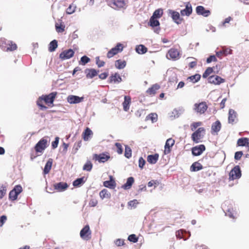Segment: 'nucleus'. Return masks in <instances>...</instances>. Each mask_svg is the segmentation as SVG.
<instances>
[{
  "label": "nucleus",
  "mask_w": 249,
  "mask_h": 249,
  "mask_svg": "<svg viewBox=\"0 0 249 249\" xmlns=\"http://www.w3.org/2000/svg\"><path fill=\"white\" fill-rule=\"evenodd\" d=\"M0 47L4 51H13L17 49L16 43L4 38L0 39Z\"/></svg>",
  "instance_id": "nucleus-1"
},
{
  "label": "nucleus",
  "mask_w": 249,
  "mask_h": 249,
  "mask_svg": "<svg viewBox=\"0 0 249 249\" xmlns=\"http://www.w3.org/2000/svg\"><path fill=\"white\" fill-rule=\"evenodd\" d=\"M48 146V141L45 138L41 139L35 145V149L37 153H42Z\"/></svg>",
  "instance_id": "nucleus-2"
},
{
  "label": "nucleus",
  "mask_w": 249,
  "mask_h": 249,
  "mask_svg": "<svg viewBox=\"0 0 249 249\" xmlns=\"http://www.w3.org/2000/svg\"><path fill=\"white\" fill-rule=\"evenodd\" d=\"M241 176V171L239 166H235L230 172L229 179L234 180L239 178Z\"/></svg>",
  "instance_id": "nucleus-3"
},
{
  "label": "nucleus",
  "mask_w": 249,
  "mask_h": 249,
  "mask_svg": "<svg viewBox=\"0 0 249 249\" xmlns=\"http://www.w3.org/2000/svg\"><path fill=\"white\" fill-rule=\"evenodd\" d=\"M124 47L122 44L118 43L117 45L109 51L107 53V57L109 58L113 57L119 52H121L123 50Z\"/></svg>",
  "instance_id": "nucleus-4"
},
{
  "label": "nucleus",
  "mask_w": 249,
  "mask_h": 249,
  "mask_svg": "<svg viewBox=\"0 0 249 249\" xmlns=\"http://www.w3.org/2000/svg\"><path fill=\"white\" fill-rule=\"evenodd\" d=\"M204 132L205 129L203 127L198 128V129L192 135L193 141L196 143L198 142L199 139L203 136V135H201V133H204Z\"/></svg>",
  "instance_id": "nucleus-5"
},
{
  "label": "nucleus",
  "mask_w": 249,
  "mask_h": 249,
  "mask_svg": "<svg viewBox=\"0 0 249 249\" xmlns=\"http://www.w3.org/2000/svg\"><path fill=\"white\" fill-rule=\"evenodd\" d=\"M91 231L89 225L85 226L80 231V235L81 237L86 240L90 238Z\"/></svg>",
  "instance_id": "nucleus-6"
},
{
  "label": "nucleus",
  "mask_w": 249,
  "mask_h": 249,
  "mask_svg": "<svg viewBox=\"0 0 249 249\" xmlns=\"http://www.w3.org/2000/svg\"><path fill=\"white\" fill-rule=\"evenodd\" d=\"M208 106L205 102H201L199 104L196 103L194 105V109L196 112L200 114H203L207 109Z\"/></svg>",
  "instance_id": "nucleus-7"
},
{
  "label": "nucleus",
  "mask_w": 249,
  "mask_h": 249,
  "mask_svg": "<svg viewBox=\"0 0 249 249\" xmlns=\"http://www.w3.org/2000/svg\"><path fill=\"white\" fill-rule=\"evenodd\" d=\"M74 52L71 49L63 51L59 54V58L62 60L68 59L74 55Z\"/></svg>",
  "instance_id": "nucleus-8"
},
{
  "label": "nucleus",
  "mask_w": 249,
  "mask_h": 249,
  "mask_svg": "<svg viewBox=\"0 0 249 249\" xmlns=\"http://www.w3.org/2000/svg\"><path fill=\"white\" fill-rule=\"evenodd\" d=\"M110 159L109 155L104 153L100 154H95L93 155V159L98 161L99 162L104 163Z\"/></svg>",
  "instance_id": "nucleus-9"
},
{
  "label": "nucleus",
  "mask_w": 249,
  "mask_h": 249,
  "mask_svg": "<svg viewBox=\"0 0 249 249\" xmlns=\"http://www.w3.org/2000/svg\"><path fill=\"white\" fill-rule=\"evenodd\" d=\"M208 81L209 83L214 84L215 85H219L221 83L225 82V79L222 78L218 75L211 76L208 78Z\"/></svg>",
  "instance_id": "nucleus-10"
},
{
  "label": "nucleus",
  "mask_w": 249,
  "mask_h": 249,
  "mask_svg": "<svg viewBox=\"0 0 249 249\" xmlns=\"http://www.w3.org/2000/svg\"><path fill=\"white\" fill-rule=\"evenodd\" d=\"M169 14L171 15L173 20L178 24L181 23L182 19L180 17V15L178 12L172 10H168Z\"/></svg>",
  "instance_id": "nucleus-11"
},
{
  "label": "nucleus",
  "mask_w": 249,
  "mask_h": 249,
  "mask_svg": "<svg viewBox=\"0 0 249 249\" xmlns=\"http://www.w3.org/2000/svg\"><path fill=\"white\" fill-rule=\"evenodd\" d=\"M205 150V146L204 144H200L192 148V154L196 156L201 155Z\"/></svg>",
  "instance_id": "nucleus-12"
},
{
  "label": "nucleus",
  "mask_w": 249,
  "mask_h": 249,
  "mask_svg": "<svg viewBox=\"0 0 249 249\" xmlns=\"http://www.w3.org/2000/svg\"><path fill=\"white\" fill-rule=\"evenodd\" d=\"M196 10L197 15H202L204 17H208L211 14L210 10L205 9L202 6H197Z\"/></svg>",
  "instance_id": "nucleus-13"
},
{
  "label": "nucleus",
  "mask_w": 249,
  "mask_h": 249,
  "mask_svg": "<svg viewBox=\"0 0 249 249\" xmlns=\"http://www.w3.org/2000/svg\"><path fill=\"white\" fill-rule=\"evenodd\" d=\"M109 5L113 8H122L125 6V3L124 0H112Z\"/></svg>",
  "instance_id": "nucleus-14"
},
{
  "label": "nucleus",
  "mask_w": 249,
  "mask_h": 249,
  "mask_svg": "<svg viewBox=\"0 0 249 249\" xmlns=\"http://www.w3.org/2000/svg\"><path fill=\"white\" fill-rule=\"evenodd\" d=\"M192 13V7L191 4L189 2L185 3V8L180 11V14L182 16H189Z\"/></svg>",
  "instance_id": "nucleus-15"
},
{
  "label": "nucleus",
  "mask_w": 249,
  "mask_h": 249,
  "mask_svg": "<svg viewBox=\"0 0 249 249\" xmlns=\"http://www.w3.org/2000/svg\"><path fill=\"white\" fill-rule=\"evenodd\" d=\"M84 99L83 97H79L76 95H69L67 97L68 102L71 104H78L82 101Z\"/></svg>",
  "instance_id": "nucleus-16"
},
{
  "label": "nucleus",
  "mask_w": 249,
  "mask_h": 249,
  "mask_svg": "<svg viewBox=\"0 0 249 249\" xmlns=\"http://www.w3.org/2000/svg\"><path fill=\"white\" fill-rule=\"evenodd\" d=\"M176 235L178 239H183L184 240H187L191 235L189 232L183 230H180L176 231Z\"/></svg>",
  "instance_id": "nucleus-17"
},
{
  "label": "nucleus",
  "mask_w": 249,
  "mask_h": 249,
  "mask_svg": "<svg viewBox=\"0 0 249 249\" xmlns=\"http://www.w3.org/2000/svg\"><path fill=\"white\" fill-rule=\"evenodd\" d=\"M56 94L57 93L56 92H53L48 95H43L42 99L47 104H53L55 98Z\"/></svg>",
  "instance_id": "nucleus-18"
},
{
  "label": "nucleus",
  "mask_w": 249,
  "mask_h": 249,
  "mask_svg": "<svg viewBox=\"0 0 249 249\" xmlns=\"http://www.w3.org/2000/svg\"><path fill=\"white\" fill-rule=\"evenodd\" d=\"M175 143V141L172 138H169L167 140L165 146H164V153L165 154H169L170 151V147H172Z\"/></svg>",
  "instance_id": "nucleus-19"
},
{
  "label": "nucleus",
  "mask_w": 249,
  "mask_h": 249,
  "mask_svg": "<svg viewBox=\"0 0 249 249\" xmlns=\"http://www.w3.org/2000/svg\"><path fill=\"white\" fill-rule=\"evenodd\" d=\"M99 71H96L93 69H86L85 70V73L86 74V77L88 78H92L98 74Z\"/></svg>",
  "instance_id": "nucleus-20"
},
{
  "label": "nucleus",
  "mask_w": 249,
  "mask_h": 249,
  "mask_svg": "<svg viewBox=\"0 0 249 249\" xmlns=\"http://www.w3.org/2000/svg\"><path fill=\"white\" fill-rule=\"evenodd\" d=\"M169 56L172 59H176L179 58V52L177 49L172 48L168 52L167 57Z\"/></svg>",
  "instance_id": "nucleus-21"
},
{
  "label": "nucleus",
  "mask_w": 249,
  "mask_h": 249,
  "mask_svg": "<svg viewBox=\"0 0 249 249\" xmlns=\"http://www.w3.org/2000/svg\"><path fill=\"white\" fill-rule=\"evenodd\" d=\"M221 128V124L219 121H216L212 125V133H217Z\"/></svg>",
  "instance_id": "nucleus-22"
},
{
  "label": "nucleus",
  "mask_w": 249,
  "mask_h": 249,
  "mask_svg": "<svg viewBox=\"0 0 249 249\" xmlns=\"http://www.w3.org/2000/svg\"><path fill=\"white\" fill-rule=\"evenodd\" d=\"M68 187L67 183L59 182L54 184V187L55 190L58 191H63Z\"/></svg>",
  "instance_id": "nucleus-23"
},
{
  "label": "nucleus",
  "mask_w": 249,
  "mask_h": 249,
  "mask_svg": "<svg viewBox=\"0 0 249 249\" xmlns=\"http://www.w3.org/2000/svg\"><path fill=\"white\" fill-rule=\"evenodd\" d=\"M134 182V178L132 177H129L127 179L126 182L122 186V188L124 190H128L131 187Z\"/></svg>",
  "instance_id": "nucleus-24"
},
{
  "label": "nucleus",
  "mask_w": 249,
  "mask_h": 249,
  "mask_svg": "<svg viewBox=\"0 0 249 249\" xmlns=\"http://www.w3.org/2000/svg\"><path fill=\"white\" fill-rule=\"evenodd\" d=\"M203 168L202 165L198 161L194 162L190 167L192 172H196L201 170Z\"/></svg>",
  "instance_id": "nucleus-25"
},
{
  "label": "nucleus",
  "mask_w": 249,
  "mask_h": 249,
  "mask_svg": "<svg viewBox=\"0 0 249 249\" xmlns=\"http://www.w3.org/2000/svg\"><path fill=\"white\" fill-rule=\"evenodd\" d=\"M130 102V97L129 96H125L124 98V101L123 103V108L124 111H127L129 109Z\"/></svg>",
  "instance_id": "nucleus-26"
},
{
  "label": "nucleus",
  "mask_w": 249,
  "mask_h": 249,
  "mask_svg": "<svg viewBox=\"0 0 249 249\" xmlns=\"http://www.w3.org/2000/svg\"><path fill=\"white\" fill-rule=\"evenodd\" d=\"M159 159V155L155 154L154 155H148L147 158V161L151 164H155Z\"/></svg>",
  "instance_id": "nucleus-27"
},
{
  "label": "nucleus",
  "mask_w": 249,
  "mask_h": 249,
  "mask_svg": "<svg viewBox=\"0 0 249 249\" xmlns=\"http://www.w3.org/2000/svg\"><path fill=\"white\" fill-rule=\"evenodd\" d=\"M236 117V112L232 109H230L229 110L228 122L230 124L233 123L235 118Z\"/></svg>",
  "instance_id": "nucleus-28"
},
{
  "label": "nucleus",
  "mask_w": 249,
  "mask_h": 249,
  "mask_svg": "<svg viewBox=\"0 0 249 249\" xmlns=\"http://www.w3.org/2000/svg\"><path fill=\"white\" fill-rule=\"evenodd\" d=\"M104 185L106 187L112 189L115 186V182L111 176L109 180H107L104 182Z\"/></svg>",
  "instance_id": "nucleus-29"
},
{
  "label": "nucleus",
  "mask_w": 249,
  "mask_h": 249,
  "mask_svg": "<svg viewBox=\"0 0 249 249\" xmlns=\"http://www.w3.org/2000/svg\"><path fill=\"white\" fill-rule=\"evenodd\" d=\"M110 82L120 83L122 80L121 77L118 73H115L109 77Z\"/></svg>",
  "instance_id": "nucleus-30"
},
{
  "label": "nucleus",
  "mask_w": 249,
  "mask_h": 249,
  "mask_svg": "<svg viewBox=\"0 0 249 249\" xmlns=\"http://www.w3.org/2000/svg\"><path fill=\"white\" fill-rule=\"evenodd\" d=\"M231 50L223 48L222 50H220L216 52V55H217V57H220L221 56L223 55H227L228 54H231Z\"/></svg>",
  "instance_id": "nucleus-31"
},
{
  "label": "nucleus",
  "mask_w": 249,
  "mask_h": 249,
  "mask_svg": "<svg viewBox=\"0 0 249 249\" xmlns=\"http://www.w3.org/2000/svg\"><path fill=\"white\" fill-rule=\"evenodd\" d=\"M226 203H227V202H225V203L222 205L223 210L226 211L225 212L226 215L229 216L230 218H234L233 209L229 208L226 210L225 209V206L226 205Z\"/></svg>",
  "instance_id": "nucleus-32"
},
{
  "label": "nucleus",
  "mask_w": 249,
  "mask_h": 249,
  "mask_svg": "<svg viewBox=\"0 0 249 249\" xmlns=\"http://www.w3.org/2000/svg\"><path fill=\"white\" fill-rule=\"evenodd\" d=\"M160 88L159 85L156 84L153 85L151 88H149L146 92L150 94H155L156 90H158Z\"/></svg>",
  "instance_id": "nucleus-33"
},
{
  "label": "nucleus",
  "mask_w": 249,
  "mask_h": 249,
  "mask_svg": "<svg viewBox=\"0 0 249 249\" xmlns=\"http://www.w3.org/2000/svg\"><path fill=\"white\" fill-rule=\"evenodd\" d=\"M92 134V131L89 128H87L83 133V139L85 141H88L90 136Z\"/></svg>",
  "instance_id": "nucleus-34"
},
{
  "label": "nucleus",
  "mask_w": 249,
  "mask_h": 249,
  "mask_svg": "<svg viewBox=\"0 0 249 249\" xmlns=\"http://www.w3.org/2000/svg\"><path fill=\"white\" fill-rule=\"evenodd\" d=\"M115 66L118 69H124L126 66V62L120 59L117 60L115 62Z\"/></svg>",
  "instance_id": "nucleus-35"
},
{
  "label": "nucleus",
  "mask_w": 249,
  "mask_h": 249,
  "mask_svg": "<svg viewBox=\"0 0 249 249\" xmlns=\"http://www.w3.org/2000/svg\"><path fill=\"white\" fill-rule=\"evenodd\" d=\"M52 163L53 162L52 159H49V160L46 162L43 170L44 173L45 174L49 173L51 169Z\"/></svg>",
  "instance_id": "nucleus-36"
},
{
  "label": "nucleus",
  "mask_w": 249,
  "mask_h": 249,
  "mask_svg": "<svg viewBox=\"0 0 249 249\" xmlns=\"http://www.w3.org/2000/svg\"><path fill=\"white\" fill-rule=\"evenodd\" d=\"M85 182V178L82 177L80 178H78L76 180H75L72 184L74 187H79L83 184H84Z\"/></svg>",
  "instance_id": "nucleus-37"
},
{
  "label": "nucleus",
  "mask_w": 249,
  "mask_h": 249,
  "mask_svg": "<svg viewBox=\"0 0 249 249\" xmlns=\"http://www.w3.org/2000/svg\"><path fill=\"white\" fill-rule=\"evenodd\" d=\"M147 50V48L143 45H139L136 47V51L139 54H144Z\"/></svg>",
  "instance_id": "nucleus-38"
},
{
  "label": "nucleus",
  "mask_w": 249,
  "mask_h": 249,
  "mask_svg": "<svg viewBox=\"0 0 249 249\" xmlns=\"http://www.w3.org/2000/svg\"><path fill=\"white\" fill-rule=\"evenodd\" d=\"M99 195H100V197L102 199H103L104 198H110V196H111L110 194L106 189H104L103 190H102L100 192Z\"/></svg>",
  "instance_id": "nucleus-39"
},
{
  "label": "nucleus",
  "mask_w": 249,
  "mask_h": 249,
  "mask_svg": "<svg viewBox=\"0 0 249 249\" xmlns=\"http://www.w3.org/2000/svg\"><path fill=\"white\" fill-rule=\"evenodd\" d=\"M57 41L56 40H53L49 44V51L53 52L55 50L57 47Z\"/></svg>",
  "instance_id": "nucleus-40"
},
{
  "label": "nucleus",
  "mask_w": 249,
  "mask_h": 249,
  "mask_svg": "<svg viewBox=\"0 0 249 249\" xmlns=\"http://www.w3.org/2000/svg\"><path fill=\"white\" fill-rule=\"evenodd\" d=\"M149 25L152 27H157L160 25V22L157 18L151 17L149 20Z\"/></svg>",
  "instance_id": "nucleus-41"
},
{
  "label": "nucleus",
  "mask_w": 249,
  "mask_h": 249,
  "mask_svg": "<svg viewBox=\"0 0 249 249\" xmlns=\"http://www.w3.org/2000/svg\"><path fill=\"white\" fill-rule=\"evenodd\" d=\"M248 140H249L247 138H240L238 140L237 144L238 146H246L247 142H248Z\"/></svg>",
  "instance_id": "nucleus-42"
},
{
  "label": "nucleus",
  "mask_w": 249,
  "mask_h": 249,
  "mask_svg": "<svg viewBox=\"0 0 249 249\" xmlns=\"http://www.w3.org/2000/svg\"><path fill=\"white\" fill-rule=\"evenodd\" d=\"M131 156H132L131 149L128 145H125L124 156L126 158L129 159L130 157H131Z\"/></svg>",
  "instance_id": "nucleus-43"
},
{
  "label": "nucleus",
  "mask_w": 249,
  "mask_h": 249,
  "mask_svg": "<svg viewBox=\"0 0 249 249\" xmlns=\"http://www.w3.org/2000/svg\"><path fill=\"white\" fill-rule=\"evenodd\" d=\"M92 164L90 161H87L83 167V170L87 171H90L92 168Z\"/></svg>",
  "instance_id": "nucleus-44"
},
{
  "label": "nucleus",
  "mask_w": 249,
  "mask_h": 249,
  "mask_svg": "<svg viewBox=\"0 0 249 249\" xmlns=\"http://www.w3.org/2000/svg\"><path fill=\"white\" fill-rule=\"evenodd\" d=\"M201 76L199 74H196L194 75L191 76L188 78L193 83H195L198 81L200 79Z\"/></svg>",
  "instance_id": "nucleus-45"
},
{
  "label": "nucleus",
  "mask_w": 249,
  "mask_h": 249,
  "mask_svg": "<svg viewBox=\"0 0 249 249\" xmlns=\"http://www.w3.org/2000/svg\"><path fill=\"white\" fill-rule=\"evenodd\" d=\"M146 119L150 120L152 123H155L157 121L158 115L156 113H150L146 117Z\"/></svg>",
  "instance_id": "nucleus-46"
},
{
  "label": "nucleus",
  "mask_w": 249,
  "mask_h": 249,
  "mask_svg": "<svg viewBox=\"0 0 249 249\" xmlns=\"http://www.w3.org/2000/svg\"><path fill=\"white\" fill-rule=\"evenodd\" d=\"M18 195L13 189L11 190L9 194V198L11 200H15L17 199Z\"/></svg>",
  "instance_id": "nucleus-47"
},
{
  "label": "nucleus",
  "mask_w": 249,
  "mask_h": 249,
  "mask_svg": "<svg viewBox=\"0 0 249 249\" xmlns=\"http://www.w3.org/2000/svg\"><path fill=\"white\" fill-rule=\"evenodd\" d=\"M43 96L40 97L37 101V105L40 107L42 110H45L47 108V107L45 106L43 103Z\"/></svg>",
  "instance_id": "nucleus-48"
},
{
  "label": "nucleus",
  "mask_w": 249,
  "mask_h": 249,
  "mask_svg": "<svg viewBox=\"0 0 249 249\" xmlns=\"http://www.w3.org/2000/svg\"><path fill=\"white\" fill-rule=\"evenodd\" d=\"M162 10L160 9H157L155 11L152 17L155 18H160L162 15Z\"/></svg>",
  "instance_id": "nucleus-49"
},
{
  "label": "nucleus",
  "mask_w": 249,
  "mask_h": 249,
  "mask_svg": "<svg viewBox=\"0 0 249 249\" xmlns=\"http://www.w3.org/2000/svg\"><path fill=\"white\" fill-rule=\"evenodd\" d=\"M213 71V69L211 67H208L204 71L202 75L203 78H207Z\"/></svg>",
  "instance_id": "nucleus-50"
},
{
  "label": "nucleus",
  "mask_w": 249,
  "mask_h": 249,
  "mask_svg": "<svg viewBox=\"0 0 249 249\" xmlns=\"http://www.w3.org/2000/svg\"><path fill=\"white\" fill-rule=\"evenodd\" d=\"M6 193V188L4 185L0 186V198H2Z\"/></svg>",
  "instance_id": "nucleus-51"
},
{
  "label": "nucleus",
  "mask_w": 249,
  "mask_h": 249,
  "mask_svg": "<svg viewBox=\"0 0 249 249\" xmlns=\"http://www.w3.org/2000/svg\"><path fill=\"white\" fill-rule=\"evenodd\" d=\"M90 59L88 56L84 55L80 59V64L85 65L86 64L89 62Z\"/></svg>",
  "instance_id": "nucleus-52"
},
{
  "label": "nucleus",
  "mask_w": 249,
  "mask_h": 249,
  "mask_svg": "<svg viewBox=\"0 0 249 249\" xmlns=\"http://www.w3.org/2000/svg\"><path fill=\"white\" fill-rule=\"evenodd\" d=\"M55 29L58 33H62L64 31L65 26L62 24L59 25L58 23L55 24Z\"/></svg>",
  "instance_id": "nucleus-53"
},
{
  "label": "nucleus",
  "mask_w": 249,
  "mask_h": 249,
  "mask_svg": "<svg viewBox=\"0 0 249 249\" xmlns=\"http://www.w3.org/2000/svg\"><path fill=\"white\" fill-rule=\"evenodd\" d=\"M182 113V109H174L172 111V114L175 118H178Z\"/></svg>",
  "instance_id": "nucleus-54"
},
{
  "label": "nucleus",
  "mask_w": 249,
  "mask_h": 249,
  "mask_svg": "<svg viewBox=\"0 0 249 249\" xmlns=\"http://www.w3.org/2000/svg\"><path fill=\"white\" fill-rule=\"evenodd\" d=\"M115 145L116 147L117 150L116 151L119 154H121L123 153V149L121 143L116 142L115 144Z\"/></svg>",
  "instance_id": "nucleus-55"
},
{
  "label": "nucleus",
  "mask_w": 249,
  "mask_h": 249,
  "mask_svg": "<svg viewBox=\"0 0 249 249\" xmlns=\"http://www.w3.org/2000/svg\"><path fill=\"white\" fill-rule=\"evenodd\" d=\"M159 184V182L156 180H152L148 182L147 185L148 187H151L153 186H154V188H156Z\"/></svg>",
  "instance_id": "nucleus-56"
},
{
  "label": "nucleus",
  "mask_w": 249,
  "mask_h": 249,
  "mask_svg": "<svg viewBox=\"0 0 249 249\" xmlns=\"http://www.w3.org/2000/svg\"><path fill=\"white\" fill-rule=\"evenodd\" d=\"M128 240L130 242L136 243L138 241V238L135 234H132L128 236Z\"/></svg>",
  "instance_id": "nucleus-57"
},
{
  "label": "nucleus",
  "mask_w": 249,
  "mask_h": 249,
  "mask_svg": "<svg viewBox=\"0 0 249 249\" xmlns=\"http://www.w3.org/2000/svg\"><path fill=\"white\" fill-rule=\"evenodd\" d=\"M96 63L99 68L103 67L105 64L103 61H101L99 59V57L97 56L96 57Z\"/></svg>",
  "instance_id": "nucleus-58"
},
{
  "label": "nucleus",
  "mask_w": 249,
  "mask_h": 249,
  "mask_svg": "<svg viewBox=\"0 0 249 249\" xmlns=\"http://www.w3.org/2000/svg\"><path fill=\"white\" fill-rule=\"evenodd\" d=\"M13 190L18 195L22 191V187L20 185L15 186Z\"/></svg>",
  "instance_id": "nucleus-59"
},
{
  "label": "nucleus",
  "mask_w": 249,
  "mask_h": 249,
  "mask_svg": "<svg viewBox=\"0 0 249 249\" xmlns=\"http://www.w3.org/2000/svg\"><path fill=\"white\" fill-rule=\"evenodd\" d=\"M59 137H55L54 141L52 142V147L53 149H55L57 147L59 142Z\"/></svg>",
  "instance_id": "nucleus-60"
},
{
  "label": "nucleus",
  "mask_w": 249,
  "mask_h": 249,
  "mask_svg": "<svg viewBox=\"0 0 249 249\" xmlns=\"http://www.w3.org/2000/svg\"><path fill=\"white\" fill-rule=\"evenodd\" d=\"M196 191L199 194L205 193L207 192V190L204 188H200V186H196L195 187Z\"/></svg>",
  "instance_id": "nucleus-61"
},
{
  "label": "nucleus",
  "mask_w": 249,
  "mask_h": 249,
  "mask_svg": "<svg viewBox=\"0 0 249 249\" xmlns=\"http://www.w3.org/2000/svg\"><path fill=\"white\" fill-rule=\"evenodd\" d=\"M243 155L242 151L236 152L234 155V159L235 160H239Z\"/></svg>",
  "instance_id": "nucleus-62"
},
{
  "label": "nucleus",
  "mask_w": 249,
  "mask_h": 249,
  "mask_svg": "<svg viewBox=\"0 0 249 249\" xmlns=\"http://www.w3.org/2000/svg\"><path fill=\"white\" fill-rule=\"evenodd\" d=\"M145 163V160L142 157L140 158L139 160V167L141 169L143 168Z\"/></svg>",
  "instance_id": "nucleus-63"
},
{
  "label": "nucleus",
  "mask_w": 249,
  "mask_h": 249,
  "mask_svg": "<svg viewBox=\"0 0 249 249\" xmlns=\"http://www.w3.org/2000/svg\"><path fill=\"white\" fill-rule=\"evenodd\" d=\"M75 7L72 5H70L67 9V13L68 14H71L75 11Z\"/></svg>",
  "instance_id": "nucleus-64"
}]
</instances>
